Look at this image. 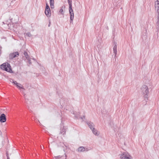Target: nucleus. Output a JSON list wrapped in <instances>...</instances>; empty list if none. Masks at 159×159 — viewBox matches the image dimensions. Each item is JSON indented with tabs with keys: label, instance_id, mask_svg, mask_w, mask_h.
Returning a JSON list of instances; mask_svg holds the SVG:
<instances>
[{
	"label": "nucleus",
	"instance_id": "obj_1",
	"mask_svg": "<svg viewBox=\"0 0 159 159\" xmlns=\"http://www.w3.org/2000/svg\"><path fill=\"white\" fill-rule=\"evenodd\" d=\"M0 68L1 69L7 72H11L12 71L11 65L7 62L4 63L1 65Z\"/></svg>",
	"mask_w": 159,
	"mask_h": 159
},
{
	"label": "nucleus",
	"instance_id": "obj_2",
	"mask_svg": "<svg viewBox=\"0 0 159 159\" xmlns=\"http://www.w3.org/2000/svg\"><path fill=\"white\" fill-rule=\"evenodd\" d=\"M142 92L144 95V97L148 99V94L149 93L148 89V87L146 85H143L141 88Z\"/></svg>",
	"mask_w": 159,
	"mask_h": 159
},
{
	"label": "nucleus",
	"instance_id": "obj_3",
	"mask_svg": "<svg viewBox=\"0 0 159 159\" xmlns=\"http://www.w3.org/2000/svg\"><path fill=\"white\" fill-rule=\"evenodd\" d=\"M121 159H131L130 156L128 153L124 152L121 154L120 156Z\"/></svg>",
	"mask_w": 159,
	"mask_h": 159
},
{
	"label": "nucleus",
	"instance_id": "obj_4",
	"mask_svg": "<svg viewBox=\"0 0 159 159\" xmlns=\"http://www.w3.org/2000/svg\"><path fill=\"white\" fill-rule=\"evenodd\" d=\"M69 14L70 16V23H71L72 22L74 18V15L73 11V10L72 9V8H69Z\"/></svg>",
	"mask_w": 159,
	"mask_h": 159
},
{
	"label": "nucleus",
	"instance_id": "obj_5",
	"mask_svg": "<svg viewBox=\"0 0 159 159\" xmlns=\"http://www.w3.org/2000/svg\"><path fill=\"white\" fill-rule=\"evenodd\" d=\"M19 55V53L17 52H14L10 54L9 57L10 59H13L16 57H18Z\"/></svg>",
	"mask_w": 159,
	"mask_h": 159
},
{
	"label": "nucleus",
	"instance_id": "obj_6",
	"mask_svg": "<svg viewBox=\"0 0 159 159\" xmlns=\"http://www.w3.org/2000/svg\"><path fill=\"white\" fill-rule=\"evenodd\" d=\"M6 116L5 115L2 114L0 116V122L1 123H3L6 122Z\"/></svg>",
	"mask_w": 159,
	"mask_h": 159
},
{
	"label": "nucleus",
	"instance_id": "obj_7",
	"mask_svg": "<svg viewBox=\"0 0 159 159\" xmlns=\"http://www.w3.org/2000/svg\"><path fill=\"white\" fill-rule=\"evenodd\" d=\"M66 155L65 154L63 155L58 156H55L54 157L53 159H66Z\"/></svg>",
	"mask_w": 159,
	"mask_h": 159
},
{
	"label": "nucleus",
	"instance_id": "obj_8",
	"mask_svg": "<svg viewBox=\"0 0 159 159\" xmlns=\"http://www.w3.org/2000/svg\"><path fill=\"white\" fill-rule=\"evenodd\" d=\"M87 123L91 130L94 129V125L93 123L91 122H87Z\"/></svg>",
	"mask_w": 159,
	"mask_h": 159
},
{
	"label": "nucleus",
	"instance_id": "obj_9",
	"mask_svg": "<svg viewBox=\"0 0 159 159\" xmlns=\"http://www.w3.org/2000/svg\"><path fill=\"white\" fill-rule=\"evenodd\" d=\"M155 7L157 12L159 11V1H157L155 3Z\"/></svg>",
	"mask_w": 159,
	"mask_h": 159
},
{
	"label": "nucleus",
	"instance_id": "obj_10",
	"mask_svg": "<svg viewBox=\"0 0 159 159\" xmlns=\"http://www.w3.org/2000/svg\"><path fill=\"white\" fill-rule=\"evenodd\" d=\"M45 13L46 15L48 17H50L51 15V11L50 9L45 10Z\"/></svg>",
	"mask_w": 159,
	"mask_h": 159
},
{
	"label": "nucleus",
	"instance_id": "obj_11",
	"mask_svg": "<svg viewBox=\"0 0 159 159\" xmlns=\"http://www.w3.org/2000/svg\"><path fill=\"white\" fill-rule=\"evenodd\" d=\"M66 131V129H65L64 126L62 128H61L60 134L64 135L65 134Z\"/></svg>",
	"mask_w": 159,
	"mask_h": 159
},
{
	"label": "nucleus",
	"instance_id": "obj_12",
	"mask_svg": "<svg viewBox=\"0 0 159 159\" xmlns=\"http://www.w3.org/2000/svg\"><path fill=\"white\" fill-rule=\"evenodd\" d=\"M93 133L96 135H98L99 134V133L98 132L97 130L94 128V129H93L92 130Z\"/></svg>",
	"mask_w": 159,
	"mask_h": 159
},
{
	"label": "nucleus",
	"instance_id": "obj_13",
	"mask_svg": "<svg viewBox=\"0 0 159 159\" xmlns=\"http://www.w3.org/2000/svg\"><path fill=\"white\" fill-rule=\"evenodd\" d=\"M78 152H82L85 151V148L84 147H80L78 148Z\"/></svg>",
	"mask_w": 159,
	"mask_h": 159
},
{
	"label": "nucleus",
	"instance_id": "obj_14",
	"mask_svg": "<svg viewBox=\"0 0 159 159\" xmlns=\"http://www.w3.org/2000/svg\"><path fill=\"white\" fill-rule=\"evenodd\" d=\"M75 117L76 119H79L80 118L81 119H83V118H84L85 117V116H83V117H81L80 116V115L78 114L75 116Z\"/></svg>",
	"mask_w": 159,
	"mask_h": 159
},
{
	"label": "nucleus",
	"instance_id": "obj_15",
	"mask_svg": "<svg viewBox=\"0 0 159 159\" xmlns=\"http://www.w3.org/2000/svg\"><path fill=\"white\" fill-rule=\"evenodd\" d=\"M24 54L26 59H29V58H30V57L28 54V53L27 52L24 51Z\"/></svg>",
	"mask_w": 159,
	"mask_h": 159
},
{
	"label": "nucleus",
	"instance_id": "obj_16",
	"mask_svg": "<svg viewBox=\"0 0 159 159\" xmlns=\"http://www.w3.org/2000/svg\"><path fill=\"white\" fill-rule=\"evenodd\" d=\"M68 2L69 4V8H72V1L71 0H68Z\"/></svg>",
	"mask_w": 159,
	"mask_h": 159
},
{
	"label": "nucleus",
	"instance_id": "obj_17",
	"mask_svg": "<svg viewBox=\"0 0 159 159\" xmlns=\"http://www.w3.org/2000/svg\"><path fill=\"white\" fill-rule=\"evenodd\" d=\"M10 81L11 82H12L13 83H14V84H15V85H16L17 84H19L20 85H21V84H19V83H18L16 81H14L13 80H12V79H11V80H10Z\"/></svg>",
	"mask_w": 159,
	"mask_h": 159
},
{
	"label": "nucleus",
	"instance_id": "obj_18",
	"mask_svg": "<svg viewBox=\"0 0 159 159\" xmlns=\"http://www.w3.org/2000/svg\"><path fill=\"white\" fill-rule=\"evenodd\" d=\"M50 9V7L47 3L46 4V8H45V10H48H48Z\"/></svg>",
	"mask_w": 159,
	"mask_h": 159
},
{
	"label": "nucleus",
	"instance_id": "obj_19",
	"mask_svg": "<svg viewBox=\"0 0 159 159\" xmlns=\"http://www.w3.org/2000/svg\"><path fill=\"white\" fill-rule=\"evenodd\" d=\"M50 6L51 9L54 8V3H50Z\"/></svg>",
	"mask_w": 159,
	"mask_h": 159
},
{
	"label": "nucleus",
	"instance_id": "obj_20",
	"mask_svg": "<svg viewBox=\"0 0 159 159\" xmlns=\"http://www.w3.org/2000/svg\"><path fill=\"white\" fill-rule=\"evenodd\" d=\"M19 84H17L16 85L17 88H19V89H24V90H25L24 88L23 87H20V86H19Z\"/></svg>",
	"mask_w": 159,
	"mask_h": 159
},
{
	"label": "nucleus",
	"instance_id": "obj_21",
	"mask_svg": "<svg viewBox=\"0 0 159 159\" xmlns=\"http://www.w3.org/2000/svg\"><path fill=\"white\" fill-rule=\"evenodd\" d=\"M59 12L62 15L64 14L63 10L62 8H61L59 11Z\"/></svg>",
	"mask_w": 159,
	"mask_h": 159
},
{
	"label": "nucleus",
	"instance_id": "obj_22",
	"mask_svg": "<svg viewBox=\"0 0 159 159\" xmlns=\"http://www.w3.org/2000/svg\"><path fill=\"white\" fill-rule=\"evenodd\" d=\"M26 35L27 36H28L29 37H31V34H30V32H29L27 33L26 34Z\"/></svg>",
	"mask_w": 159,
	"mask_h": 159
},
{
	"label": "nucleus",
	"instance_id": "obj_23",
	"mask_svg": "<svg viewBox=\"0 0 159 159\" xmlns=\"http://www.w3.org/2000/svg\"><path fill=\"white\" fill-rule=\"evenodd\" d=\"M28 60V62L30 64H31V61L30 60V58H29V59H27Z\"/></svg>",
	"mask_w": 159,
	"mask_h": 159
},
{
	"label": "nucleus",
	"instance_id": "obj_24",
	"mask_svg": "<svg viewBox=\"0 0 159 159\" xmlns=\"http://www.w3.org/2000/svg\"><path fill=\"white\" fill-rule=\"evenodd\" d=\"M113 50H117V45L116 44H115L113 48Z\"/></svg>",
	"mask_w": 159,
	"mask_h": 159
},
{
	"label": "nucleus",
	"instance_id": "obj_25",
	"mask_svg": "<svg viewBox=\"0 0 159 159\" xmlns=\"http://www.w3.org/2000/svg\"><path fill=\"white\" fill-rule=\"evenodd\" d=\"M113 52L115 54V57L117 55V50H113Z\"/></svg>",
	"mask_w": 159,
	"mask_h": 159
},
{
	"label": "nucleus",
	"instance_id": "obj_26",
	"mask_svg": "<svg viewBox=\"0 0 159 159\" xmlns=\"http://www.w3.org/2000/svg\"><path fill=\"white\" fill-rule=\"evenodd\" d=\"M159 27V24L158 21L157 23V26H156V28H157L158 29V28Z\"/></svg>",
	"mask_w": 159,
	"mask_h": 159
},
{
	"label": "nucleus",
	"instance_id": "obj_27",
	"mask_svg": "<svg viewBox=\"0 0 159 159\" xmlns=\"http://www.w3.org/2000/svg\"><path fill=\"white\" fill-rule=\"evenodd\" d=\"M157 18L158 19V20H159V12H157Z\"/></svg>",
	"mask_w": 159,
	"mask_h": 159
},
{
	"label": "nucleus",
	"instance_id": "obj_28",
	"mask_svg": "<svg viewBox=\"0 0 159 159\" xmlns=\"http://www.w3.org/2000/svg\"><path fill=\"white\" fill-rule=\"evenodd\" d=\"M54 0H50V3H54Z\"/></svg>",
	"mask_w": 159,
	"mask_h": 159
},
{
	"label": "nucleus",
	"instance_id": "obj_29",
	"mask_svg": "<svg viewBox=\"0 0 159 159\" xmlns=\"http://www.w3.org/2000/svg\"><path fill=\"white\" fill-rule=\"evenodd\" d=\"M7 159H10L8 156V154L7 153Z\"/></svg>",
	"mask_w": 159,
	"mask_h": 159
},
{
	"label": "nucleus",
	"instance_id": "obj_30",
	"mask_svg": "<svg viewBox=\"0 0 159 159\" xmlns=\"http://www.w3.org/2000/svg\"><path fill=\"white\" fill-rule=\"evenodd\" d=\"M50 24H51V22L49 21V25H48V27H50Z\"/></svg>",
	"mask_w": 159,
	"mask_h": 159
},
{
	"label": "nucleus",
	"instance_id": "obj_31",
	"mask_svg": "<svg viewBox=\"0 0 159 159\" xmlns=\"http://www.w3.org/2000/svg\"><path fill=\"white\" fill-rule=\"evenodd\" d=\"M2 134V132L0 131V135H1Z\"/></svg>",
	"mask_w": 159,
	"mask_h": 159
},
{
	"label": "nucleus",
	"instance_id": "obj_32",
	"mask_svg": "<svg viewBox=\"0 0 159 159\" xmlns=\"http://www.w3.org/2000/svg\"><path fill=\"white\" fill-rule=\"evenodd\" d=\"M11 19H10V21H11V22H12V21H11Z\"/></svg>",
	"mask_w": 159,
	"mask_h": 159
}]
</instances>
